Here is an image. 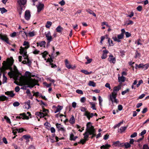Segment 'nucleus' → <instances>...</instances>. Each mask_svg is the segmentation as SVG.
I'll use <instances>...</instances> for the list:
<instances>
[{
    "instance_id": "1",
    "label": "nucleus",
    "mask_w": 149,
    "mask_h": 149,
    "mask_svg": "<svg viewBox=\"0 0 149 149\" xmlns=\"http://www.w3.org/2000/svg\"><path fill=\"white\" fill-rule=\"evenodd\" d=\"M8 63H3L2 67V70L3 71L8 69H9L10 71L8 72V75L11 78H13L15 80H19L20 81H22V78L19 76V72L15 65L13 66V68L11 67L14 62V60L12 57L8 58L7 59Z\"/></svg>"
},
{
    "instance_id": "2",
    "label": "nucleus",
    "mask_w": 149,
    "mask_h": 149,
    "mask_svg": "<svg viewBox=\"0 0 149 149\" xmlns=\"http://www.w3.org/2000/svg\"><path fill=\"white\" fill-rule=\"evenodd\" d=\"M25 76L28 79L26 81V85H28V87L32 88L36 85L37 83V81L35 79L31 78V77L34 76L32 75L31 72L26 71L25 73Z\"/></svg>"
},
{
    "instance_id": "3",
    "label": "nucleus",
    "mask_w": 149,
    "mask_h": 149,
    "mask_svg": "<svg viewBox=\"0 0 149 149\" xmlns=\"http://www.w3.org/2000/svg\"><path fill=\"white\" fill-rule=\"evenodd\" d=\"M20 54L24 57V61H22V63L23 64H26L29 65L30 64L31 62L28 58V56L27 54V51L23 48H21L19 52Z\"/></svg>"
},
{
    "instance_id": "4",
    "label": "nucleus",
    "mask_w": 149,
    "mask_h": 149,
    "mask_svg": "<svg viewBox=\"0 0 149 149\" xmlns=\"http://www.w3.org/2000/svg\"><path fill=\"white\" fill-rule=\"evenodd\" d=\"M48 113V110L43 109L42 110H41L40 112L36 113V115L40 118L44 117L47 115Z\"/></svg>"
},
{
    "instance_id": "5",
    "label": "nucleus",
    "mask_w": 149,
    "mask_h": 149,
    "mask_svg": "<svg viewBox=\"0 0 149 149\" xmlns=\"http://www.w3.org/2000/svg\"><path fill=\"white\" fill-rule=\"evenodd\" d=\"M56 125L58 131H61L63 133L65 132V128L61 124L57 123L56 124Z\"/></svg>"
},
{
    "instance_id": "6",
    "label": "nucleus",
    "mask_w": 149,
    "mask_h": 149,
    "mask_svg": "<svg viewBox=\"0 0 149 149\" xmlns=\"http://www.w3.org/2000/svg\"><path fill=\"white\" fill-rule=\"evenodd\" d=\"M19 115L20 116H17L16 117V118L17 119H19L22 118L23 119L28 120L29 118V116L26 115L25 113H20Z\"/></svg>"
},
{
    "instance_id": "7",
    "label": "nucleus",
    "mask_w": 149,
    "mask_h": 149,
    "mask_svg": "<svg viewBox=\"0 0 149 149\" xmlns=\"http://www.w3.org/2000/svg\"><path fill=\"white\" fill-rule=\"evenodd\" d=\"M63 106L59 105L57 107L53 106V108L54 109V113H56L61 110L63 109Z\"/></svg>"
},
{
    "instance_id": "8",
    "label": "nucleus",
    "mask_w": 149,
    "mask_h": 149,
    "mask_svg": "<svg viewBox=\"0 0 149 149\" xmlns=\"http://www.w3.org/2000/svg\"><path fill=\"white\" fill-rule=\"evenodd\" d=\"M121 87V85H118L117 86L114 87L113 89V92L112 93L111 95H116L118 93V92L120 90Z\"/></svg>"
},
{
    "instance_id": "9",
    "label": "nucleus",
    "mask_w": 149,
    "mask_h": 149,
    "mask_svg": "<svg viewBox=\"0 0 149 149\" xmlns=\"http://www.w3.org/2000/svg\"><path fill=\"white\" fill-rule=\"evenodd\" d=\"M108 61L111 63L113 64H115L116 61L115 58L111 54L109 56L108 58Z\"/></svg>"
},
{
    "instance_id": "10",
    "label": "nucleus",
    "mask_w": 149,
    "mask_h": 149,
    "mask_svg": "<svg viewBox=\"0 0 149 149\" xmlns=\"http://www.w3.org/2000/svg\"><path fill=\"white\" fill-rule=\"evenodd\" d=\"M86 126L88 130L91 131L92 132L94 131V130H95L94 127L92 126V124L90 122H88L87 123Z\"/></svg>"
},
{
    "instance_id": "11",
    "label": "nucleus",
    "mask_w": 149,
    "mask_h": 149,
    "mask_svg": "<svg viewBox=\"0 0 149 149\" xmlns=\"http://www.w3.org/2000/svg\"><path fill=\"white\" fill-rule=\"evenodd\" d=\"M93 132L90 131L89 130H87V131L84 134V139H86V140H88V138L89 135H91V134H93Z\"/></svg>"
},
{
    "instance_id": "12",
    "label": "nucleus",
    "mask_w": 149,
    "mask_h": 149,
    "mask_svg": "<svg viewBox=\"0 0 149 149\" xmlns=\"http://www.w3.org/2000/svg\"><path fill=\"white\" fill-rule=\"evenodd\" d=\"M93 113H90L88 111H86L84 114L85 116H86L88 120L92 118L94 116Z\"/></svg>"
},
{
    "instance_id": "13",
    "label": "nucleus",
    "mask_w": 149,
    "mask_h": 149,
    "mask_svg": "<svg viewBox=\"0 0 149 149\" xmlns=\"http://www.w3.org/2000/svg\"><path fill=\"white\" fill-rule=\"evenodd\" d=\"M1 39L3 40L4 41L7 43H9L8 38L5 34H1Z\"/></svg>"
},
{
    "instance_id": "14",
    "label": "nucleus",
    "mask_w": 149,
    "mask_h": 149,
    "mask_svg": "<svg viewBox=\"0 0 149 149\" xmlns=\"http://www.w3.org/2000/svg\"><path fill=\"white\" fill-rule=\"evenodd\" d=\"M31 17V14L30 12L28 10H27L25 12L24 18L25 19L27 20H29Z\"/></svg>"
},
{
    "instance_id": "15",
    "label": "nucleus",
    "mask_w": 149,
    "mask_h": 149,
    "mask_svg": "<svg viewBox=\"0 0 149 149\" xmlns=\"http://www.w3.org/2000/svg\"><path fill=\"white\" fill-rule=\"evenodd\" d=\"M23 45L25 46V47L24 48L21 47L20 50L21 49V48H22L26 51V49L29 48L30 47L29 43L28 42L24 41V42Z\"/></svg>"
},
{
    "instance_id": "16",
    "label": "nucleus",
    "mask_w": 149,
    "mask_h": 149,
    "mask_svg": "<svg viewBox=\"0 0 149 149\" xmlns=\"http://www.w3.org/2000/svg\"><path fill=\"white\" fill-rule=\"evenodd\" d=\"M119 75H120L119 74L118 78V81L120 84H121L125 81V78L123 75H122L121 77L119 76Z\"/></svg>"
},
{
    "instance_id": "17",
    "label": "nucleus",
    "mask_w": 149,
    "mask_h": 149,
    "mask_svg": "<svg viewBox=\"0 0 149 149\" xmlns=\"http://www.w3.org/2000/svg\"><path fill=\"white\" fill-rule=\"evenodd\" d=\"M45 36L49 42H51L52 40V38L50 32L49 31H48L47 33L45 34Z\"/></svg>"
},
{
    "instance_id": "18",
    "label": "nucleus",
    "mask_w": 149,
    "mask_h": 149,
    "mask_svg": "<svg viewBox=\"0 0 149 149\" xmlns=\"http://www.w3.org/2000/svg\"><path fill=\"white\" fill-rule=\"evenodd\" d=\"M36 6L38 9L37 12H40L43 9L44 5L43 4L39 3L38 5H36Z\"/></svg>"
},
{
    "instance_id": "19",
    "label": "nucleus",
    "mask_w": 149,
    "mask_h": 149,
    "mask_svg": "<svg viewBox=\"0 0 149 149\" xmlns=\"http://www.w3.org/2000/svg\"><path fill=\"white\" fill-rule=\"evenodd\" d=\"M116 95H114L113 94L111 95L110 96V99L113 103H118V101L117 99L116 98Z\"/></svg>"
},
{
    "instance_id": "20",
    "label": "nucleus",
    "mask_w": 149,
    "mask_h": 149,
    "mask_svg": "<svg viewBox=\"0 0 149 149\" xmlns=\"http://www.w3.org/2000/svg\"><path fill=\"white\" fill-rule=\"evenodd\" d=\"M65 64L66 67L68 69L71 68L74 69L75 68V66H72L69 63L67 60H65Z\"/></svg>"
},
{
    "instance_id": "21",
    "label": "nucleus",
    "mask_w": 149,
    "mask_h": 149,
    "mask_svg": "<svg viewBox=\"0 0 149 149\" xmlns=\"http://www.w3.org/2000/svg\"><path fill=\"white\" fill-rule=\"evenodd\" d=\"M30 101L28 100L27 102H25L24 106V108L26 109H28L30 108Z\"/></svg>"
},
{
    "instance_id": "22",
    "label": "nucleus",
    "mask_w": 149,
    "mask_h": 149,
    "mask_svg": "<svg viewBox=\"0 0 149 149\" xmlns=\"http://www.w3.org/2000/svg\"><path fill=\"white\" fill-rule=\"evenodd\" d=\"M26 2L27 0H18L17 1V3L20 6L26 4Z\"/></svg>"
},
{
    "instance_id": "23",
    "label": "nucleus",
    "mask_w": 149,
    "mask_h": 149,
    "mask_svg": "<svg viewBox=\"0 0 149 149\" xmlns=\"http://www.w3.org/2000/svg\"><path fill=\"white\" fill-rule=\"evenodd\" d=\"M108 52V51L107 50H103L102 54L101 56V58L103 59H105L107 57V54Z\"/></svg>"
},
{
    "instance_id": "24",
    "label": "nucleus",
    "mask_w": 149,
    "mask_h": 149,
    "mask_svg": "<svg viewBox=\"0 0 149 149\" xmlns=\"http://www.w3.org/2000/svg\"><path fill=\"white\" fill-rule=\"evenodd\" d=\"M5 94L9 97H13L15 95L13 91H8L5 92Z\"/></svg>"
},
{
    "instance_id": "25",
    "label": "nucleus",
    "mask_w": 149,
    "mask_h": 149,
    "mask_svg": "<svg viewBox=\"0 0 149 149\" xmlns=\"http://www.w3.org/2000/svg\"><path fill=\"white\" fill-rule=\"evenodd\" d=\"M41 54L42 57L44 58L45 60L47 59V56L48 55V53L46 51L44 52H43L41 53Z\"/></svg>"
},
{
    "instance_id": "26",
    "label": "nucleus",
    "mask_w": 149,
    "mask_h": 149,
    "mask_svg": "<svg viewBox=\"0 0 149 149\" xmlns=\"http://www.w3.org/2000/svg\"><path fill=\"white\" fill-rule=\"evenodd\" d=\"M77 138L78 137L77 136H74L72 133H71L70 134V138L71 140L75 141Z\"/></svg>"
},
{
    "instance_id": "27",
    "label": "nucleus",
    "mask_w": 149,
    "mask_h": 149,
    "mask_svg": "<svg viewBox=\"0 0 149 149\" xmlns=\"http://www.w3.org/2000/svg\"><path fill=\"white\" fill-rule=\"evenodd\" d=\"M111 147V145L108 144H106L105 145H103L100 147L101 149H108L109 148Z\"/></svg>"
},
{
    "instance_id": "28",
    "label": "nucleus",
    "mask_w": 149,
    "mask_h": 149,
    "mask_svg": "<svg viewBox=\"0 0 149 149\" xmlns=\"http://www.w3.org/2000/svg\"><path fill=\"white\" fill-rule=\"evenodd\" d=\"M46 44V42L45 41H42L39 42H37V46H40L42 47L43 46H45V45Z\"/></svg>"
},
{
    "instance_id": "29",
    "label": "nucleus",
    "mask_w": 149,
    "mask_h": 149,
    "mask_svg": "<svg viewBox=\"0 0 149 149\" xmlns=\"http://www.w3.org/2000/svg\"><path fill=\"white\" fill-rule=\"evenodd\" d=\"M63 30V28L60 26H58L56 29V32L59 33H61L62 31Z\"/></svg>"
},
{
    "instance_id": "30",
    "label": "nucleus",
    "mask_w": 149,
    "mask_h": 149,
    "mask_svg": "<svg viewBox=\"0 0 149 149\" xmlns=\"http://www.w3.org/2000/svg\"><path fill=\"white\" fill-rule=\"evenodd\" d=\"M113 145L115 146H123V145H121V144L120 143V142L119 141L113 142Z\"/></svg>"
},
{
    "instance_id": "31",
    "label": "nucleus",
    "mask_w": 149,
    "mask_h": 149,
    "mask_svg": "<svg viewBox=\"0 0 149 149\" xmlns=\"http://www.w3.org/2000/svg\"><path fill=\"white\" fill-rule=\"evenodd\" d=\"M69 122L72 124H74L75 122V119L73 116H72L70 118Z\"/></svg>"
},
{
    "instance_id": "32",
    "label": "nucleus",
    "mask_w": 149,
    "mask_h": 149,
    "mask_svg": "<svg viewBox=\"0 0 149 149\" xmlns=\"http://www.w3.org/2000/svg\"><path fill=\"white\" fill-rule=\"evenodd\" d=\"M88 85L90 86H92L94 87L96 86V84L92 81H90L88 83Z\"/></svg>"
},
{
    "instance_id": "33",
    "label": "nucleus",
    "mask_w": 149,
    "mask_h": 149,
    "mask_svg": "<svg viewBox=\"0 0 149 149\" xmlns=\"http://www.w3.org/2000/svg\"><path fill=\"white\" fill-rule=\"evenodd\" d=\"M86 11L89 13L91 14H92L94 17H96V15L95 14V13H94L93 11L92 10H91L90 9H88L86 10Z\"/></svg>"
},
{
    "instance_id": "34",
    "label": "nucleus",
    "mask_w": 149,
    "mask_h": 149,
    "mask_svg": "<svg viewBox=\"0 0 149 149\" xmlns=\"http://www.w3.org/2000/svg\"><path fill=\"white\" fill-rule=\"evenodd\" d=\"M36 35V33L34 31L29 32L28 33V36L30 37H33Z\"/></svg>"
},
{
    "instance_id": "35",
    "label": "nucleus",
    "mask_w": 149,
    "mask_h": 149,
    "mask_svg": "<svg viewBox=\"0 0 149 149\" xmlns=\"http://www.w3.org/2000/svg\"><path fill=\"white\" fill-rule=\"evenodd\" d=\"M4 119L6 120L7 123L11 124V122L10 119L7 116H4Z\"/></svg>"
},
{
    "instance_id": "36",
    "label": "nucleus",
    "mask_w": 149,
    "mask_h": 149,
    "mask_svg": "<svg viewBox=\"0 0 149 149\" xmlns=\"http://www.w3.org/2000/svg\"><path fill=\"white\" fill-rule=\"evenodd\" d=\"M52 24V22L50 21H47L45 25V27L47 28H49L51 26Z\"/></svg>"
},
{
    "instance_id": "37",
    "label": "nucleus",
    "mask_w": 149,
    "mask_h": 149,
    "mask_svg": "<svg viewBox=\"0 0 149 149\" xmlns=\"http://www.w3.org/2000/svg\"><path fill=\"white\" fill-rule=\"evenodd\" d=\"M127 127H121L119 130L120 132L122 133L124 132L127 129Z\"/></svg>"
},
{
    "instance_id": "38",
    "label": "nucleus",
    "mask_w": 149,
    "mask_h": 149,
    "mask_svg": "<svg viewBox=\"0 0 149 149\" xmlns=\"http://www.w3.org/2000/svg\"><path fill=\"white\" fill-rule=\"evenodd\" d=\"M7 99V97L5 95H2L0 96V100L4 101Z\"/></svg>"
},
{
    "instance_id": "39",
    "label": "nucleus",
    "mask_w": 149,
    "mask_h": 149,
    "mask_svg": "<svg viewBox=\"0 0 149 149\" xmlns=\"http://www.w3.org/2000/svg\"><path fill=\"white\" fill-rule=\"evenodd\" d=\"M98 100H99V105L100 106H102V103L103 101V100L100 96H98Z\"/></svg>"
},
{
    "instance_id": "40",
    "label": "nucleus",
    "mask_w": 149,
    "mask_h": 149,
    "mask_svg": "<svg viewBox=\"0 0 149 149\" xmlns=\"http://www.w3.org/2000/svg\"><path fill=\"white\" fill-rule=\"evenodd\" d=\"M90 104L92 106L91 108H92L93 110H96L95 107V105L94 102H90Z\"/></svg>"
},
{
    "instance_id": "41",
    "label": "nucleus",
    "mask_w": 149,
    "mask_h": 149,
    "mask_svg": "<svg viewBox=\"0 0 149 149\" xmlns=\"http://www.w3.org/2000/svg\"><path fill=\"white\" fill-rule=\"evenodd\" d=\"M45 126V127L48 130L50 129V124L48 123H46L44 124Z\"/></svg>"
},
{
    "instance_id": "42",
    "label": "nucleus",
    "mask_w": 149,
    "mask_h": 149,
    "mask_svg": "<svg viewBox=\"0 0 149 149\" xmlns=\"http://www.w3.org/2000/svg\"><path fill=\"white\" fill-rule=\"evenodd\" d=\"M123 123V121H122L118 123V124L114 126V128L115 129L117 127H119L120 126V125Z\"/></svg>"
},
{
    "instance_id": "43",
    "label": "nucleus",
    "mask_w": 149,
    "mask_h": 149,
    "mask_svg": "<svg viewBox=\"0 0 149 149\" xmlns=\"http://www.w3.org/2000/svg\"><path fill=\"white\" fill-rule=\"evenodd\" d=\"M141 40L140 39H139L137 40L135 42V44H136V45H141L142 44L141 42Z\"/></svg>"
},
{
    "instance_id": "44",
    "label": "nucleus",
    "mask_w": 149,
    "mask_h": 149,
    "mask_svg": "<svg viewBox=\"0 0 149 149\" xmlns=\"http://www.w3.org/2000/svg\"><path fill=\"white\" fill-rule=\"evenodd\" d=\"M137 81L136 80H135L134 81V83L132 84V86L131 88L132 89H135L136 88L134 86L135 85H136L137 83Z\"/></svg>"
},
{
    "instance_id": "45",
    "label": "nucleus",
    "mask_w": 149,
    "mask_h": 149,
    "mask_svg": "<svg viewBox=\"0 0 149 149\" xmlns=\"http://www.w3.org/2000/svg\"><path fill=\"white\" fill-rule=\"evenodd\" d=\"M14 130H15V132L19 133L22 132L23 131V129L22 128H16Z\"/></svg>"
},
{
    "instance_id": "46",
    "label": "nucleus",
    "mask_w": 149,
    "mask_h": 149,
    "mask_svg": "<svg viewBox=\"0 0 149 149\" xmlns=\"http://www.w3.org/2000/svg\"><path fill=\"white\" fill-rule=\"evenodd\" d=\"M3 83L4 84L6 82V81L7 80V78L5 76L4 74H3Z\"/></svg>"
},
{
    "instance_id": "47",
    "label": "nucleus",
    "mask_w": 149,
    "mask_h": 149,
    "mask_svg": "<svg viewBox=\"0 0 149 149\" xmlns=\"http://www.w3.org/2000/svg\"><path fill=\"white\" fill-rule=\"evenodd\" d=\"M108 42H109V45L110 46H112L113 45V42L112 40H111L110 38L108 39Z\"/></svg>"
},
{
    "instance_id": "48",
    "label": "nucleus",
    "mask_w": 149,
    "mask_h": 149,
    "mask_svg": "<svg viewBox=\"0 0 149 149\" xmlns=\"http://www.w3.org/2000/svg\"><path fill=\"white\" fill-rule=\"evenodd\" d=\"M129 91V89L128 88L127 89L123 91L122 92L121 94L122 95H124L127 93Z\"/></svg>"
},
{
    "instance_id": "49",
    "label": "nucleus",
    "mask_w": 149,
    "mask_h": 149,
    "mask_svg": "<svg viewBox=\"0 0 149 149\" xmlns=\"http://www.w3.org/2000/svg\"><path fill=\"white\" fill-rule=\"evenodd\" d=\"M124 145L125 146V148H127L130 147V143H125Z\"/></svg>"
},
{
    "instance_id": "50",
    "label": "nucleus",
    "mask_w": 149,
    "mask_h": 149,
    "mask_svg": "<svg viewBox=\"0 0 149 149\" xmlns=\"http://www.w3.org/2000/svg\"><path fill=\"white\" fill-rule=\"evenodd\" d=\"M43 84L47 88L50 87L52 85V84H47L46 82H45L43 83Z\"/></svg>"
},
{
    "instance_id": "51",
    "label": "nucleus",
    "mask_w": 149,
    "mask_h": 149,
    "mask_svg": "<svg viewBox=\"0 0 149 149\" xmlns=\"http://www.w3.org/2000/svg\"><path fill=\"white\" fill-rule=\"evenodd\" d=\"M0 10L2 13H3L7 11V10L4 8H0Z\"/></svg>"
},
{
    "instance_id": "52",
    "label": "nucleus",
    "mask_w": 149,
    "mask_h": 149,
    "mask_svg": "<svg viewBox=\"0 0 149 149\" xmlns=\"http://www.w3.org/2000/svg\"><path fill=\"white\" fill-rule=\"evenodd\" d=\"M19 103L18 102H16L13 103V106L14 107H17L19 105Z\"/></svg>"
},
{
    "instance_id": "53",
    "label": "nucleus",
    "mask_w": 149,
    "mask_h": 149,
    "mask_svg": "<svg viewBox=\"0 0 149 149\" xmlns=\"http://www.w3.org/2000/svg\"><path fill=\"white\" fill-rule=\"evenodd\" d=\"M88 140H86V139H81L80 140V142H79V143H81L82 144H84L86 142V141Z\"/></svg>"
},
{
    "instance_id": "54",
    "label": "nucleus",
    "mask_w": 149,
    "mask_h": 149,
    "mask_svg": "<svg viewBox=\"0 0 149 149\" xmlns=\"http://www.w3.org/2000/svg\"><path fill=\"white\" fill-rule=\"evenodd\" d=\"M76 92L79 94H83V93L82 91L80 90L77 89L76 90Z\"/></svg>"
},
{
    "instance_id": "55",
    "label": "nucleus",
    "mask_w": 149,
    "mask_h": 149,
    "mask_svg": "<svg viewBox=\"0 0 149 149\" xmlns=\"http://www.w3.org/2000/svg\"><path fill=\"white\" fill-rule=\"evenodd\" d=\"M81 72H82L88 75L89 74L87 70H81Z\"/></svg>"
},
{
    "instance_id": "56",
    "label": "nucleus",
    "mask_w": 149,
    "mask_h": 149,
    "mask_svg": "<svg viewBox=\"0 0 149 149\" xmlns=\"http://www.w3.org/2000/svg\"><path fill=\"white\" fill-rule=\"evenodd\" d=\"M124 36L123 34L120 33L118 35V38L120 39H122L123 38Z\"/></svg>"
},
{
    "instance_id": "57",
    "label": "nucleus",
    "mask_w": 149,
    "mask_h": 149,
    "mask_svg": "<svg viewBox=\"0 0 149 149\" xmlns=\"http://www.w3.org/2000/svg\"><path fill=\"white\" fill-rule=\"evenodd\" d=\"M143 83V81L142 80L139 81L138 83L136 85L137 87H138L141 84H142Z\"/></svg>"
},
{
    "instance_id": "58",
    "label": "nucleus",
    "mask_w": 149,
    "mask_h": 149,
    "mask_svg": "<svg viewBox=\"0 0 149 149\" xmlns=\"http://www.w3.org/2000/svg\"><path fill=\"white\" fill-rule=\"evenodd\" d=\"M40 52V51L39 50H38L37 49H35L34 50L33 52V53L35 54H38Z\"/></svg>"
},
{
    "instance_id": "59",
    "label": "nucleus",
    "mask_w": 149,
    "mask_h": 149,
    "mask_svg": "<svg viewBox=\"0 0 149 149\" xmlns=\"http://www.w3.org/2000/svg\"><path fill=\"white\" fill-rule=\"evenodd\" d=\"M137 133L136 132L132 134H131L130 136L131 138H134L136 136Z\"/></svg>"
},
{
    "instance_id": "60",
    "label": "nucleus",
    "mask_w": 149,
    "mask_h": 149,
    "mask_svg": "<svg viewBox=\"0 0 149 149\" xmlns=\"http://www.w3.org/2000/svg\"><path fill=\"white\" fill-rule=\"evenodd\" d=\"M86 100V98L85 97H83L81 98L80 101L82 103L84 102Z\"/></svg>"
},
{
    "instance_id": "61",
    "label": "nucleus",
    "mask_w": 149,
    "mask_h": 149,
    "mask_svg": "<svg viewBox=\"0 0 149 149\" xmlns=\"http://www.w3.org/2000/svg\"><path fill=\"white\" fill-rule=\"evenodd\" d=\"M136 9L138 11H141L142 9V7L141 6H139L137 7Z\"/></svg>"
},
{
    "instance_id": "62",
    "label": "nucleus",
    "mask_w": 149,
    "mask_h": 149,
    "mask_svg": "<svg viewBox=\"0 0 149 149\" xmlns=\"http://www.w3.org/2000/svg\"><path fill=\"white\" fill-rule=\"evenodd\" d=\"M59 3L60 4L61 6H63L65 5V1L63 0H62L59 2Z\"/></svg>"
},
{
    "instance_id": "63",
    "label": "nucleus",
    "mask_w": 149,
    "mask_h": 149,
    "mask_svg": "<svg viewBox=\"0 0 149 149\" xmlns=\"http://www.w3.org/2000/svg\"><path fill=\"white\" fill-rule=\"evenodd\" d=\"M105 86L106 87L108 88L110 90L111 89V88L109 84L108 83H106L105 85Z\"/></svg>"
},
{
    "instance_id": "64",
    "label": "nucleus",
    "mask_w": 149,
    "mask_h": 149,
    "mask_svg": "<svg viewBox=\"0 0 149 149\" xmlns=\"http://www.w3.org/2000/svg\"><path fill=\"white\" fill-rule=\"evenodd\" d=\"M142 149H149V147L147 145H144Z\"/></svg>"
}]
</instances>
